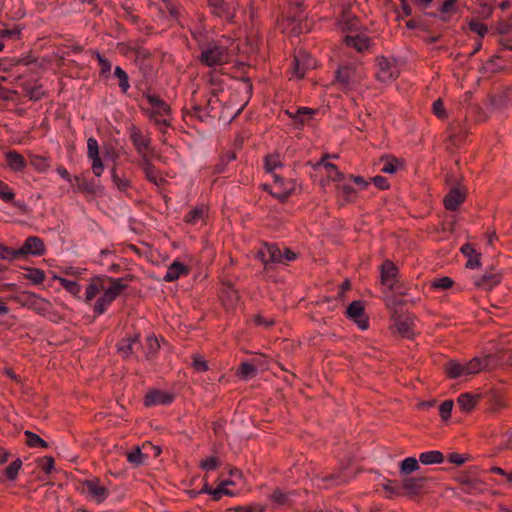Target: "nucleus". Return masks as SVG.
<instances>
[{"label":"nucleus","mask_w":512,"mask_h":512,"mask_svg":"<svg viewBox=\"0 0 512 512\" xmlns=\"http://www.w3.org/2000/svg\"><path fill=\"white\" fill-rule=\"evenodd\" d=\"M419 468L418 460L414 457H407L400 464V472L403 475H409Z\"/></svg>","instance_id":"34"},{"label":"nucleus","mask_w":512,"mask_h":512,"mask_svg":"<svg viewBox=\"0 0 512 512\" xmlns=\"http://www.w3.org/2000/svg\"><path fill=\"white\" fill-rule=\"evenodd\" d=\"M145 97L149 104L147 108H144L147 116L154 122L158 130L165 134L170 126L171 109L169 105L155 94L148 93Z\"/></svg>","instance_id":"2"},{"label":"nucleus","mask_w":512,"mask_h":512,"mask_svg":"<svg viewBox=\"0 0 512 512\" xmlns=\"http://www.w3.org/2000/svg\"><path fill=\"white\" fill-rule=\"evenodd\" d=\"M163 9L167 11L172 20L181 23L183 7L177 0H162Z\"/></svg>","instance_id":"22"},{"label":"nucleus","mask_w":512,"mask_h":512,"mask_svg":"<svg viewBox=\"0 0 512 512\" xmlns=\"http://www.w3.org/2000/svg\"><path fill=\"white\" fill-rule=\"evenodd\" d=\"M257 367L249 362H242L237 369V375L244 380H249L256 376Z\"/></svg>","instance_id":"31"},{"label":"nucleus","mask_w":512,"mask_h":512,"mask_svg":"<svg viewBox=\"0 0 512 512\" xmlns=\"http://www.w3.org/2000/svg\"><path fill=\"white\" fill-rule=\"evenodd\" d=\"M293 63V76L297 79H302L305 76L306 70L312 68L315 62L311 57L303 54V52H299L294 57Z\"/></svg>","instance_id":"11"},{"label":"nucleus","mask_w":512,"mask_h":512,"mask_svg":"<svg viewBox=\"0 0 512 512\" xmlns=\"http://www.w3.org/2000/svg\"><path fill=\"white\" fill-rule=\"evenodd\" d=\"M61 283L67 291H69L70 293H72L74 295L78 294L81 291V286L76 281L69 280V279H62Z\"/></svg>","instance_id":"54"},{"label":"nucleus","mask_w":512,"mask_h":512,"mask_svg":"<svg viewBox=\"0 0 512 512\" xmlns=\"http://www.w3.org/2000/svg\"><path fill=\"white\" fill-rule=\"evenodd\" d=\"M31 165L39 172H45L48 169V163L46 158L38 155H34L30 159Z\"/></svg>","instance_id":"49"},{"label":"nucleus","mask_w":512,"mask_h":512,"mask_svg":"<svg viewBox=\"0 0 512 512\" xmlns=\"http://www.w3.org/2000/svg\"><path fill=\"white\" fill-rule=\"evenodd\" d=\"M444 460L443 454L440 451H427L419 456V461L425 465L440 464Z\"/></svg>","instance_id":"27"},{"label":"nucleus","mask_w":512,"mask_h":512,"mask_svg":"<svg viewBox=\"0 0 512 512\" xmlns=\"http://www.w3.org/2000/svg\"><path fill=\"white\" fill-rule=\"evenodd\" d=\"M399 75V69L393 60L385 57L377 59L376 77L380 82L387 83L396 79Z\"/></svg>","instance_id":"6"},{"label":"nucleus","mask_w":512,"mask_h":512,"mask_svg":"<svg viewBox=\"0 0 512 512\" xmlns=\"http://www.w3.org/2000/svg\"><path fill=\"white\" fill-rule=\"evenodd\" d=\"M172 401L173 396L171 394L161 390H152L147 393L144 403L149 407L155 405H169Z\"/></svg>","instance_id":"15"},{"label":"nucleus","mask_w":512,"mask_h":512,"mask_svg":"<svg viewBox=\"0 0 512 512\" xmlns=\"http://www.w3.org/2000/svg\"><path fill=\"white\" fill-rule=\"evenodd\" d=\"M6 162L10 169L15 172L22 171L26 167L24 157L15 151H10L6 154Z\"/></svg>","instance_id":"23"},{"label":"nucleus","mask_w":512,"mask_h":512,"mask_svg":"<svg viewBox=\"0 0 512 512\" xmlns=\"http://www.w3.org/2000/svg\"><path fill=\"white\" fill-rule=\"evenodd\" d=\"M227 49L218 44L210 43L201 52V61L207 66H218L222 65L227 60Z\"/></svg>","instance_id":"5"},{"label":"nucleus","mask_w":512,"mask_h":512,"mask_svg":"<svg viewBox=\"0 0 512 512\" xmlns=\"http://www.w3.org/2000/svg\"><path fill=\"white\" fill-rule=\"evenodd\" d=\"M147 459L148 456L142 453L139 447H135L132 451L127 453V461L134 467L143 465Z\"/></svg>","instance_id":"30"},{"label":"nucleus","mask_w":512,"mask_h":512,"mask_svg":"<svg viewBox=\"0 0 512 512\" xmlns=\"http://www.w3.org/2000/svg\"><path fill=\"white\" fill-rule=\"evenodd\" d=\"M114 76L119 80V87L121 91L123 93H127L130 88L128 74L120 66H116L114 69Z\"/></svg>","instance_id":"36"},{"label":"nucleus","mask_w":512,"mask_h":512,"mask_svg":"<svg viewBox=\"0 0 512 512\" xmlns=\"http://www.w3.org/2000/svg\"><path fill=\"white\" fill-rule=\"evenodd\" d=\"M383 165L380 171L383 173L393 174L400 166V161L396 158L386 157L382 159Z\"/></svg>","instance_id":"39"},{"label":"nucleus","mask_w":512,"mask_h":512,"mask_svg":"<svg viewBox=\"0 0 512 512\" xmlns=\"http://www.w3.org/2000/svg\"><path fill=\"white\" fill-rule=\"evenodd\" d=\"M501 280L500 274L493 271H486L480 276L474 277V284L482 289L490 290Z\"/></svg>","instance_id":"14"},{"label":"nucleus","mask_w":512,"mask_h":512,"mask_svg":"<svg viewBox=\"0 0 512 512\" xmlns=\"http://www.w3.org/2000/svg\"><path fill=\"white\" fill-rule=\"evenodd\" d=\"M345 42L348 47H353L358 52H363L370 47V39L364 34L347 35Z\"/></svg>","instance_id":"20"},{"label":"nucleus","mask_w":512,"mask_h":512,"mask_svg":"<svg viewBox=\"0 0 512 512\" xmlns=\"http://www.w3.org/2000/svg\"><path fill=\"white\" fill-rule=\"evenodd\" d=\"M160 345L158 340L154 336H148L146 338V357L152 358L158 351Z\"/></svg>","instance_id":"48"},{"label":"nucleus","mask_w":512,"mask_h":512,"mask_svg":"<svg viewBox=\"0 0 512 512\" xmlns=\"http://www.w3.org/2000/svg\"><path fill=\"white\" fill-rule=\"evenodd\" d=\"M453 285V280L449 277L438 278L433 282V287L440 290H445Z\"/></svg>","instance_id":"58"},{"label":"nucleus","mask_w":512,"mask_h":512,"mask_svg":"<svg viewBox=\"0 0 512 512\" xmlns=\"http://www.w3.org/2000/svg\"><path fill=\"white\" fill-rule=\"evenodd\" d=\"M24 435L26 437V444L30 447H42L47 448L48 444L45 442L42 438H40L37 434L26 430L24 432Z\"/></svg>","instance_id":"38"},{"label":"nucleus","mask_w":512,"mask_h":512,"mask_svg":"<svg viewBox=\"0 0 512 512\" xmlns=\"http://www.w3.org/2000/svg\"><path fill=\"white\" fill-rule=\"evenodd\" d=\"M397 332L403 337H411L413 334V320L406 318H398L395 322Z\"/></svg>","instance_id":"26"},{"label":"nucleus","mask_w":512,"mask_h":512,"mask_svg":"<svg viewBox=\"0 0 512 512\" xmlns=\"http://www.w3.org/2000/svg\"><path fill=\"white\" fill-rule=\"evenodd\" d=\"M433 112L440 119H443L446 117V112H445L443 102L441 101V99H438L433 103Z\"/></svg>","instance_id":"62"},{"label":"nucleus","mask_w":512,"mask_h":512,"mask_svg":"<svg viewBox=\"0 0 512 512\" xmlns=\"http://www.w3.org/2000/svg\"><path fill=\"white\" fill-rule=\"evenodd\" d=\"M111 179H112L113 184L121 192H126L130 187V181L125 177H121L117 173L115 168L111 169Z\"/></svg>","instance_id":"35"},{"label":"nucleus","mask_w":512,"mask_h":512,"mask_svg":"<svg viewBox=\"0 0 512 512\" xmlns=\"http://www.w3.org/2000/svg\"><path fill=\"white\" fill-rule=\"evenodd\" d=\"M188 272L185 265L180 262L172 263L164 276V280L167 282H173L177 280L181 275H184Z\"/></svg>","instance_id":"24"},{"label":"nucleus","mask_w":512,"mask_h":512,"mask_svg":"<svg viewBox=\"0 0 512 512\" xmlns=\"http://www.w3.org/2000/svg\"><path fill=\"white\" fill-rule=\"evenodd\" d=\"M466 137V132L462 129H459V131H456L455 128H453V134L451 136L453 145H460Z\"/></svg>","instance_id":"63"},{"label":"nucleus","mask_w":512,"mask_h":512,"mask_svg":"<svg viewBox=\"0 0 512 512\" xmlns=\"http://www.w3.org/2000/svg\"><path fill=\"white\" fill-rule=\"evenodd\" d=\"M282 166L277 156H267L265 159V168L268 173H272L277 167Z\"/></svg>","instance_id":"52"},{"label":"nucleus","mask_w":512,"mask_h":512,"mask_svg":"<svg viewBox=\"0 0 512 512\" xmlns=\"http://www.w3.org/2000/svg\"><path fill=\"white\" fill-rule=\"evenodd\" d=\"M316 113V110L307 108V107H301L297 109L295 115L293 116L295 121L301 124H304L308 120H310L313 115Z\"/></svg>","instance_id":"40"},{"label":"nucleus","mask_w":512,"mask_h":512,"mask_svg":"<svg viewBox=\"0 0 512 512\" xmlns=\"http://www.w3.org/2000/svg\"><path fill=\"white\" fill-rule=\"evenodd\" d=\"M220 464V461L216 457H210L201 462V468L206 471L215 470Z\"/></svg>","instance_id":"57"},{"label":"nucleus","mask_w":512,"mask_h":512,"mask_svg":"<svg viewBox=\"0 0 512 512\" xmlns=\"http://www.w3.org/2000/svg\"><path fill=\"white\" fill-rule=\"evenodd\" d=\"M209 83L211 85V93L212 97L209 99V103L213 101V98L217 97L219 92H221L223 89L221 87V81L219 78V75L216 73H213L209 76Z\"/></svg>","instance_id":"45"},{"label":"nucleus","mask_w":512,"mask_h":512,"mask_svg":"<svg viewBox=\"0 0 512 512\" xmlns=\"http://www.w3.org/2000/svg\"><path fill=\"white\" fill-rule=\"evenodd\" d=\"M110 277H96L86 286V301L92 300L97 294L105 289L106 282Z\"/></svg>","instance_id":"21"},{"label":"nucleus","mask_w":512,"mask_h":512,"mask_svg":"<svg viewBox=\"0 0 512 512\" xmlns=\"http://www.w3.org/2000/svg\"><path fill=\"white\" fill-rule=\"evenodd\" d=\"M19 259L28 256H41L45 252L43 241L37 236H29L23 245L17 249Z\"/></svg>","instance_id":"7"},{"label":"nucleus","mask_w":512,"mask_h":512,"mask_svg":"<svg viewBox=\"0 0 512 512\" xmlns=\"http://www.w3.org/2000/svg\"><path fill=\"white\" fill-rule=\"evenodd\" d=\"M231 512H266L262 505L237 506L231 509Z\"/></svg>","instance_id":"51"},{"label":"nucleus","mask_w":512,"mask_h":512,"mask_svg":"<svg viewBox=\"0 0 512 512\" xmlns=\"http://www.w3.org/2000/svg\"><path fill=\"white\" fill-rule=\"evenodd\" d=\"M496 361L491 354L485 355L483 358L475 357L465 364L456 361H449L445 365V371L450 378H459L476 374L482 370H489L495 367Z\"/></svg>","instance_id":"1"},{"label":"nucleus","mask_w":512,"mask_h":512,"mask_svg":"<svg viewBox=\"0 0 512 512\" xmlns=\"http://www.w3.org/2000/svg\"><path fill=\"white\" fill-rule=\"evenodd\" d=\"M91 167L94 175L96 177H100L104 171V164L103 161L100 158L91 159Z\"/></svg>","instance_id":"59"},{"label":"nucleus","mask_w":512,"mask_h":512,"mask_svg":"<svg viewBox=\"0 0 512 512\" xmlns=\"http://www.w3.org/2000/svg\"><path fill=\"white\" fill-rule=\"evenodd\" d=\"M347 317L353 320L361 330L368 328V322L364 319V307L360 301H353L347 308Z\"/></svg>","instance_id":"12"},{"label":"nucleus","mask_w":512,"mask_h":512,"mask_svg":"<svg viewBox=\"0 0 512 512\" xmlns=\"http://www.w3.org/2000/svg\"><path fill=\"white\" fill-rule=\"evenodd\" d=\"M295 495L296 491L283 492L281 490H275L271 495V499L278 505H291Z\"/></svg>","instance_id":"29"},{"label":"nucleus","mask_w":512,"mask_h":512,"mask_svg":"<svg viewBox=\"0 0 512 512\" xmlns=\"http://www.w3.org/2000/svg\"><path fill=\"white\" fill-rule=\"evenodd\" d=\"M96 59L98 60L100 66H101V75L107 76L111 71V63L109 60H107L105 57H103L101 54L97 53Z\"/></svg>","instance_id":"56"},{"label":"nucleus","mask_w":512,"mask_h":512,"mask_svg":"<svg viewBox=\"0 0 512 512\" xmlns=\"http://www.w3.org/2000/svg\"><path fill=\"white\" fill-rule=\"evenodd\" d=\"M192 365L193 368L198 372H204L208 369L207 362L201 356L198 355H195L193 357Z\"/></svg>","instance_id":"60"},{"label":"nucleus","mask_w":512,"mask_h":512,"mask_svg":"<svg viewBox=\"0 0 512 512\" xmlns=\"http://www.w3.org/2000/svg\"><path fill=\"white\" fill-rule=\"evenodd\" d=\"M325 168L329 173V177L334 181H341L344 179L343 173L338 171L337 167L332 163H326Z\"/></svg>","instance_id":"53"},{"label":"nucleus","mask_w":512,"mask_h":512,"mask_svg":"<svg viewBox=\"0 0 512 512\" xmlns=\"http://www.w3.org/2000/svg\"><path fill=\"white\" fill-rule=\"evenodd\" d=\"M424 478L422 477H406L403 479V488L411 494L418 493L422 489Z\"/></svg>","instance_id":"28"},{"label":"nucleus","mask_w":512,"mask_h":512,"mask_svg":"<svg viewBox=\"0 0 512 512\" xmlns=\"http://www.w3.org/2000/svg\"><path fill=\"white\" fill-rule=\"evenodd\" d=\"M457 403L463 411L469 412L474 408L476 398L469 393H462L459 395Z\"/></svg>","instance_id":"33"},{"label":"nucleus","mask_w":512,"mask_h":512,"mask_svg":"<svg viewBox=\"0 0 512 512\" xmlns=\"http://www.w3.org/2000/svg\"><path fill=\"white\" fill-rule=\"evenodd\" d=\"M396 273L397 269L392 262L387 261L383 263L381 269L382 284L390 289H394L397 283Z\"/></svg>","instance_id":"17"},{"label":"nucleus","mask_w":512,"mask_h":512,"mask_svg":"<svg viewBox=\"0 0 512 512\" xmlns=\"http://www.w3.org/2000/svg\"><path fill=\"white\" fill-rule=\"evenodd\" d=\"M139 166H140L141 170L143 171V173L145 174V177L148 181H150L151 183H153L157 186H159L162 183L163 178L159 174L156 167L148 159L147 155H144L141 158V161L139 162Z\"/></svg>","instance_id":"13"},{"label":"nucleus","mask_w":512,"mask_h":512,"mask_svg":"<svg viewBox=\"0 0 512 512\" xmlns=\"http://www.w3.org/2000/svg\"><path fill=\"white\" fill-rule=\"evenodd\" d=\"M87 157L89 160L100 158L98 141L94 137L87 140Z\"/></svg>","instance_id":"46"},{"label":"nucleus","mask_w":512,"mask_h":512,"mask_svg":"<svg viewBox=\"0 0 512 512\" xmlns=\"http://www.w3.org/2000/svg\"><path fill=\"white\" fill-rule=\"evenodd\" d=\"M464 201L463 193L454 188L452 189L448 195L445 197V207L449 210H456L460 204Z\"/></svg>","instance_id":"25"},{"label":"nucleus","mask_w":512,"mask_h":512,"mask_svg":"<svg viewBox=\"0 0 512 512\" xmlns=\"http://www.w3.org/2000/svg\"><path fill=\"white\" fill-rule=\"evenodd\" d=\"M293 184H290L289 187H281V190L277 191V192H271V195L278 199L279 201L281 202H285L289 196L292 194L293 192Z\"/></svg>","instance_id":"50"},{"label":"nucleus","mask_w":512,"mask_h":512,"mask_svg":"<svg viewBox=\"0 0 512 512\" xmlns=\"http://www.w3.org/2000/svg\"><path fill=\"white\" fill-rule=\"evenodd\" d=\"M25 278L34 284H41L45 279V273L39 269L28 268Z\"/></svg>","instance_id":"44"},{"label":"nucleus","mask_w":512,"mask_h":512,"mask_svg":"<svg viewBox=\"0 0 512 512\" xmlns=\"http://www.w3.org/2000/svg\"><path fill=\"white\" fill-rule=\"evenodd\" d=\"M139 337L140 336L138 334L133 335V336H128V337L121 339L118 342V344H117L118 352L122 355V357L128 358L134 354V347L136 345H140Z\"/></svg>","instance_id":"18"},{"label":"nucleus","mask_w":512,"mask_h":512,"mask_svg":"<svg viewBox=\"0 0 512 512\" xmlns=\"http://www.w3.org/2000/svg\"><path fill=\"white\" fill-rule=\"evenodd\" d=\"M21 467L22 461L20 459H16L5 468L4 473L9 480L14 481L17 478Z\"/></svg>","instance_id":"42"},{"label":"nucleus","mask_w":512,"mask_h":512,"mask_svg":"<svg viewBox=\"0 0 512 512\" xmlns=\"http://www.w3.org/2000/svg\"><path fill=\"white\" fill-rule=\"evenodd\" d=\"M15 194L12 189L3 181L0 180V199L7 203H13L18 206L17 203L14 202Z\"/></svg>","instance_id":"43"},{"label":"nucleus","mask_w":512,"mask_h":512,"mask_svg":"<svg viewBox=\"0 0 512 512\" xmlns=\"http://www.w3.org/2000/svg\"><path fill=\"white\" fill-rule=\"evenodd\" d=\"M211 12L222 20L231 22L234 18V10L226 0H206Z\"/></svg>","instance_id":"10"},{"label":"nucleus","mask_w":512,"mask_h":512,"mask_svg":"<svg viewBox=\"0 0 512 512\" xmlns=\"http://www.w3.org/2000/svg\"><path fill=\"white\" fill-rule=\"evenodd\" d=\"M282 258V264L287 265L288 263L294 261L297 258V255L289 248L284 247L282 249Z\"/></svg>","instance_id":"61"},{"label":"nucleus","mask_w":512,"mask_h":512,"mask_svg":"<svg viewBox=\"0 0 512 512\" xmlns=\"http://www.w3.org/2000/svg\"><path fill=\"white\" fill-rule=\"evenodd\" d=\"M258 258L265 264H282V249L270 243H265L258 251Z\"/></svg>","instance_id":"9"},{"label":"nucleus","mask_w":512,"mask_h":512,"mask_svg":"<svg viewBox=\"0 0 512 512\" xmlns=\"http://www.w3.org/2000/svg\"><path fill=\"white\" fill-rule=\"evenodd\" d=\"M130 138L137 152L142 157L146 155V151L150 147V138L145 137L143 133L136 128L132 130Z\"/></svg>","instance_id":"19"},{"label":"nucleus","mask_w":512,"mask_h":512,"mask_svg":"<svg viewBox=\"0 0 512 512\" xmlns=\"http://www.w3.org/2000/svg\"><path fill=\"white\" fill-rule=\"evenodd\" d=\"M0 259L7 261L19 259L17 249L0 244Z\"/></svg>","instance_id":"47"},{"label":"nucleus","mask_w":512,"mask_h":512,"mask_svg":"<svg viewBox=\"0 0 512 512\" xmlns=\"http://www.w3.org/2000/svg\"><path fill=\"white\" fill-rule=\"evenodd\" d=\"M82 489L88 497L97 503L103 502L109 496L108 489L96 478L85 480L82 484Z\"/></svg>","instance_id":"8"},{"label":"nucleus","mask_w":512,"mask_h":512,"mask_svg":"<svg viewBox=\"0 0 512 512\" xmlns=\"http://www.w3.org/2000/svg\"><path fill=\"white\" fill-rule=\"evenodd\" d=\"M453 405L452 400H446L440 405L439 412L443 420H447L450 417Z\"/></svg>","instance_id":"55"},{"label":"nucleus","mask_w":512,"mask_h":512,"mask_svg":"<svg viewBox=\"0 0 512 512\" xmlns=\"http://www.w3.org/2000/svg\"><path fill=\"white\" fill-rule=\"evenodd\" d=\"M350 479L351 475L347 472L346 469H341L339 472L323 474L321 476L324 487L341 485L347 483Z\"/></svg>","instance_id":"16"},{"label":"nucleus","mask_w":512,"mask_h":512,"mask_svg":"<svg viewBox=\"0 0 512 512\" xmlns=\"http://www.w3.org/2000/svg\"><path fill=\"white\" fill-rule=\"evenodd\" d=\"M126 284L122 278H109L106 282L105 289L101 291L102 295L97 299L94 304V312L97 315L105 313L107 308L116 299L118 295L126 288Z\"/></svg>","instance_id":"3"},{"label":"nucleus","mask_w":512,"mask_h":512,"mask_svg":"<svg viewBox=\"0 0 512 512\" xmlns=\"http://www.w3.org/2000/svg\"><path fill=\"white\" fill-rule=\"evenodd\" d=\"M338 196L345 202H351L356 196L355 189L348 184L338 185Z\"/></svg>","instance_id":"37"},{"label":"nucleus","mask_w":512,"mask_h":512,"mask_svg":"<svg viewBox=\"0 0 512 512\" xmlns=\"http://www.w3.org/2000/svg\"><path fill=\"white\" fill-rule=\"evenodd\" d=\"M41 468L45 473L50 474L54 470V459L52 457H44Z\"/></svg>","instance_id":"64"},{"label":"nucleus","mask_w":512,"mask_h":512,"mask_svg":"<svg viewBox=\"0 0 512 512\" xmlns=\"http://www.w3.org/2000/svg\"><path fill=\"white\" fill-rule=\"evenodd\" d=\"M363 78L359 67L353 64L339 65L334 78L336 85L343 92L351 91Z\"/></svg>","instance_id":"4"},{"label":"nucleus","mask_w":512,"mask_h":512,"mask_svg":"<svg viewBox=\"0 0 512 512\" xmlns=\"http://www.w3.org/2000/svg\"><path fill=\"white\" fill-rule=\"evenodd\" d=\"M231 483V481L225 480L216 489H212L206 485L204 488V492L211 494L215 500H219L222 497V495L233 496L234 494L225 488L226 485Z\"/></svg>","instance_id":"32"},{"label":"nucleus","mask_w":512,"mask_h":512,"mask_svg":"<svg viewBox=\"0 0 512 512\" xmlns=\"http://www.w3.org/2000/svg\"><path fill=\"white\" fill-rule=\"evenodd\" d=\"M205 213H206L205 208H203V207L195 208L186 214L185 220L189 224H196L199 221L204 219Z\"/></svg>","instance_id":"41"}]
</instances>
